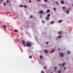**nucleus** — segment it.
I'll use <instances>...</instances> for the list:
<instances>
[{
  "label": "nucleus",
  "mask_w": 73,
  "mask_h": 73,
  "mask_svg": "<svg viewBox=\"0 0 73 73\" xmlns=\"http://www.w3.org/2000/svg\"><path fill=\"white\" fill-rule=\"evenodd\" d=\"M68 11H70V9H68Z\"/></svg>",
  "instance_id": "obj_37"
},
{
  "label": "nucleus",
  "mask_w": 73,
  "mask_h": 73,
  "mask_svg": "<svg viewBox=\"0 0 73 73\" xmlns=\"http://www.w3.org/2000/svg\"><path fill=\"white\" fill-rule=\"evenodd\" d=\"M64 3V2L62 1H61V3L63 4Z\"/></svg>",
  "instance_id": "obj_7"
},
{
  "label": "nucleus",
  "mask_w": 73,
  "mask_h": 73,
  "mask_svg": "<svg viewBox=\"0 0 73 73\" xmlns=\"http://www.w3.org/2000/svg\"><path fill=\"white\" fill-rule=\"evenodd\" d=\"M53 23H54L53 21H52L50 23L51 24H53Z\"/></svg>",
  "instance_id": "obj_14"
},
{
  "label": "nucleus",
  "mask_w": 73,
  "mask_h": 73,
  "mask_svg": "<svg viewBox=\"0 0 73 73\" xmlns=\"http://www.w3.org/2000/svg\"><path fill=\"white\" fill-rule=\"evenodd\" d=\"M24 7L25 8H27V6H24Z\"/></svg>",
  "instance_id": "obj_30"
},
{
  "label": "nucleus",
  "mask_w": 73,
  "mask_h": 73,
  "mask_svg": "<svg viewBox=\"0 0 73 73\" xmlns=\"http://www.w3.org/2000/svg\"><path fill=\"white\" fill-rule=\"evenodd\" d=\"M31 46V44L29 43L27 44V46Z\"/></svg>",
  "instance_id": "obj_3"
},
{
  "label": "nucleus",
  "mask_w": 73,
  "mask_h": 73,
  "mask_svg": "<svg viewBox=\"0 0 73 73\" xmlns=\"http://www.w3.org/2000/svg\"><path fill=\"white\" fill-rule=\"evenodd\" d=\"M56 10V8L54 7V11H55Z\"/></svg>",
  "instance_id": "obj_18"
},
{
  "label": "nucleus",
  "mask_w": 73,
  "mask_h": 73,
  "mask_svg": "<svg viewBox=\"0 0 73 73\" xmlns=\"http://www.w3.org/2000/svg\"><path fill=\"white\" fill-rule=\"evenodd\" d=\"M4 4L5 6V5H6V3H4Z\"/></svg>",
  "instance_id": "obj_26"
},
{
  "label": "nucleus",
  "mask_w": 73,
  "mask_h": 73,
  "mask_svg": "<svg viewBox=\"0 0 73 73\" xmlns=\"http://www.w3.org/2000/svg\"><path fill=\"white\" fill-rule=\"evenodd\" d=\"M50 17V14H48V15H47V17Z\"/></svg>",
  "instance_id": "obj_16"
},
{
  "label": "nucleus",
  "mask_w": 73,
  "mask_h": 73,
  "mask_svg": "<svg viewBox=\"0 0 73 73\" xmlns=\"http://www.w3.org/2000/svg\"><path fill=\"white\" fill-rule=\"evenodd\" d=\"M1 1H3V0H1Z\"/></svg>",
  "instance_id": "obj_43"
},
{
  "label": "nucleus",
  "mask_w": 73,
  "mask_h": 73,
  "mask_svg": "<svg viewBox=\"0 0 73 73\" xmlns=\"http://www.w3.org/2000/svg\"><path fill=\"white\" fill-rule=\"evenodd\" d=\"M67 53H68V54H70V52L69 51H67Z\"/></svg>",
  "instance_id": "obj_13"
},
{
  "label": "nucleus",
  "mask_w": 73,
  "mask_h": 73,
  "mask_svg": "<svg viewBox=\"0 0 73 73\" xmlns=\"http://www.w3.org/2000/svg\"><path fill=\"white\" fill-rule=\"evenodd\" d=\"M29 58H32V56H30Z\"/></svg>",
  "instance_id": "obj_21"
},
{
  "label": "nucleus",
  "mask_w": 73,
  "mask_h": 73,
  "mask_svg": "<svg viewBox=\"0 0 73 73\" xmlns=\"http://www.w3.org/2000/svg\"><path fill=\"white\" fill-rule=\"evenodd\" d=\"M22 42L23 44H24V46H26V45H25V41H24V40H23L22 41Z\"/></svg>",
  "instance_id": "obj_2"
},
{
  "label": "nucleus",
  "mask_w": 73,
  "mask_h": 73,
  "mask_svg": "<svg viewBox=\"0 0 73 73\" xmlns=\"http://www.w3.org/2000/svg\"><path fill=\"white\" fill-rule=\"evenodd\" d=\"M31 0H29V3H31Z\"/></svg>",
  "instance_id": "obj_34"
},
{
  "label": "nucleus",
  "mask_w": 73,
  "mask_h": 73,
  "mask_svg": "<svg viewBox=\"0 0 73 73\" xmlns=\"http://www.w3.org/2000/svg\"><path fill=\"white\" fill-rule=\"evenodd\" d=\"M50 12V10H48L46 11L47 13H49Z\"/></svg>",
  "instance_id": "obj_12"
},
{
  "label": "nucleus",
  "mask_w": 73,
  "mask_h": 73,
  "mask_svg": "<svg viewBox=\"0 0 73 73\" xmlns=\"http://www.w3.org/2000/svg\"><path fill=\"white\" fill-rule=\"evenodd\" d=\"M41 0H37V1H40Z\"/></svg>",
  "instance_id": "obj_39"
},
{
  "label": "nucleus",
  "mask_w": 73,
  "mask_h": 73,
  "mask_svg": "<svg viewBox=\"0 0 73 73\" xmlns=\"http://www.w3.org/2000/svg\"><path fill=\"white\" fill-rule=\"evenodd\" d=\"M7 3H9V1H7Z\"/></svg>",
  "instance_id": "obj_32"
},
{
  "label": "nucleus",
  "mask_w": 73,
  "mask_h": 73,
  "mask_svg": "<svg viewBox=\"0 0 73 73\" xmlns=\"http://www.w3.org/2000/svg\"><path fill=\"white\" fill-rule=\"evenodd\" d=\"M39 13L40 14H41V13H43V14H44V11H40Z\"/></svg>",
  "instance_id": "obj_1"
},
{
  "label": "nucleus",
  "mask_w": 73,
  "mask_h": 73,
  "mask_svg": "<svg viewBox=\"0 0 73 73\" xmlns=\"http://www.w3.org/2000/svg\"><path fill=\"white\" fill-rule=\"evenodd\" d=\"M20 6L21 7H23V5H20Z\"/></svg>",
  "instance_id": "obj_22"
},
{
  "label": "nucleus",
  "mask_w": 73,
  "mask_h": 73,
  "mask_svg": "<svg viewBox=\"0 0 73 73\" xmlns=\"http://www.w3.org/2000/svg\"><path fill=\"white\" fill-rule=\"evenodd\" d=\"M14 31L15 32H17V31L16 30H15Z\"/></svg>",
  "instance_id": "obj_19"
},
{
  "label": "nucleus",
  "mask_w": 73,
  "mask_h": 73,
  "mask_svg": "<svg viewBox=\"0 0 73 73\" xmlns=\"http://www.w3.org/2000/svg\"><path fill=\"white\" fill-rule=\"evenodd\" d=\"M40 58H41V59H42V55H40Z\"/></svg>",
  "instance_id": "obj_8"
},
{
  "label": "nucleus",
  "mask_w": 73,
  "mask_h": 73,
  "mask_svg": "<svg viewBox=\"0 0 73 73\" xmlns=\"http://www.w3.org/2000/svg\"><path fill=\"white\" fill-rule=\"evenodd\" d=\"M60 56L61 57H63V56H64V53H60Z\"/></svg>",
  "instance_id": "obj_4"
},
{
  "label": "nucleus",
  "mask_w": 73,
  "mask_h": 73,
  "mask_svg": "<svg viewBox=\"0 0 73 73\" xmlns=\"http://www.w3.org/2000/svg\"><path fill=\"white\" fill-rule=\"evenodd\" d=\"M46 66H44V69H46Z\"/></svg>",
  "instance_id": "obj_35"
},
{
  "label": "nucleus",
  "mask_w": 73,
  "mask_h": 73,
  "mask_svg": "<svg viewBox=\"0 0 73 73\" xmlns=\"http://www.w3.org/2000/svg\"><path fill=\"white\" fill-rule=\"evenodd\" d=\"M61 65V64H60L59 65V66H60Z\"/></svg>",
  "instance_id": "obj_42"
},
{
  "label": "nucleus",
  "mask_w": 73,
  "mask_h": 73,
  "mask_svg": "<svg viewBox=\"0 0 73 73\" xmlns=\"http://www.w3.org/2000/svg\"><path fill=\"white\" fill-rule=\"evenodd\" d=\"M61 32H59L58 33V34L60 35V34H61Z\"/></svg>",
  "instance_id": "obj_17"
},
{
  "label": "nucleus",
  "mask_w": 73,
  "mask_h": 73,
  "mask_svg": "<svg viewBox=\"0 0 73 73\" xmlns=\"http://www.w3.org/2000/svg\"><path fill=\"white\" fill-rule=\"evenodd\" d=\"M3 27L4 28H6V26L4 25V26H3Z\"/></svg>",
  "instance_id": "obj_23"
},
{
  "label": "nucleus",
  "mask_w": 73,
  "mask_h": 73,
  "mask_svg": "<svg viewBox=\"0 0 73 73\" xmlns=\"http://www.w3.org/2000/svg\"><path fill=\"white\" fill-rule=\"evenodd\" d=\"M58 50H60V49L58 48Z\"/></svg>",
  "instance_id": "obj_41"
},
{
  "label": "nucleus",
  "mask_w": 73,
  "mask_h": 73,
  "mask_svg": "<svg viewBox=\"0 0 73 73\" xmlns=\"http://www.w3.org/2000/svg\"><path fill=\"white\" fill-rule=\"evenodd\" d=\"M44 52H45V53H48V51H47V50H44Z\"/></svg>",
  "instance_id": "obj_5"
},
{
  "label": "nucleus",
  "mask_w": 73,
  "mask_h": 73,
  "mask_svg": "<svg viewBox=\"0 0 73 73\" xmlns=\"http://www.w3.org/2000/svg\"><path fill=\"white\" fill-rule=\"evenodd\" d=\"M62 22V20H60L58 22L59 23H60Z\"/></svg>",
  "instance_id": "obj_11"
},
{
  "label": "nucleus",
  "mask_w": 73,
  "mask_h": 73,
  "mask_svg": "<svg viewBox=\"0 0 73 73\" xmlns=\"http://www.w3.org/2000/svg\"><path fill=\"white\" fill-rule=\"evenodd\" d=\"M62 8H63V9H65V7H63Z\"/></svg>",
  "instance_id": "obj_28"
},
{
  "label": "nucleus",
  "mask_w": 73,
  "mask_h": 73,
  "mask_svg": "<svg viewBox=\"0 0 73 73\" xmlns=\"http://www.w3.org/2000/svg\"><path fill=\"white\" fill-rule=\"evenodd\" d=\"M48 1V0H44V1L45 2H46V1Z\"/></svg>",
  "instance_id": "obj_27"
},
{
  "label": "nucleus",
  "mask_w": 73,
  "mask_h": 73,
  "mask_svg": "<svg viewBox=\"0 0 73 73\" xmlns=\"http://www.w3.org/2000/svg\"><path fill=\"white\" fill-rule=\"evenodd\" d=\"M46 44H49V42H46Z\"/></svg>",
  "instance_id": "obj_36"
},
{
  "label": "nucleus",
  "mask_w": 73,
  "mask_h": 73,
  "mask_svg": "<svg viewBox=\"0 0 73 73\" xmlns=\"http://www.w3.org/2000/svg\"><path fill=\"white\" fill-rule=\"evenodd\" d=\"M42 23H45V21H42Z\"/></svg>",
  "instance_id": "obj_31"
},
{
  "label": "nucleus",
  "mask_w": 73,
  "mask_h": 73,
  "mask_svg": "<svg viewBox=\"0 0 73 73\" xmlns=\"http://www.w3.org/2000/svg\"><path fill=\"white\" fill-rule=\"evenodd\" d=\"M46 20H48L49 19V17H47L46 18Z\"/></svg>",
  "instance_id": "obj_10"
},
{
  "label": "nucleus",
  "mask_w": 73,
  "mask_h": 73,
  "mask_svg": "<svg viewBox=\"0 0 73 73\" xmlns=\"http://www.w3.org/2000/svg\"><path fill=\"white\" fill-rule=\"evenodd\" d=\"M58 73H61V71H60V70L58 71Z\"/></svg>",
  "instance_id": "obj_24"
},
{
  "label": "nucleus",
  "mask_w": 73,
  "mask_h": 73,
  "mask_svg": "<svg viewBox=\"0 0 73 73\" xmlns=\"http://www.w3.org/2000/svg\"><path fill=\"white\" fill-rule=\"evenodd\" d=\"M69 13V11H66V13Z\"/></svg>",
  "instance_id": "obj_20"
},
{
  "label": "nucleus",
  "mask_w": 73,
  "mask_h": 73,
  "mask_svg": "<svg viewBox=\"0 0 73 73\" xmlns=\"http://www.w3.org/2000/svg\"><path fill=\"white\" fill-rule=\"evenodd\" d=\"M56 4H58V2H57L56 1Z\"/></svg>",
  "instance_id": "obj_40"
},
{
  "label": "nucleus",
  "mask_w": 73,
  "mask_h": 73,
  "mask_svg": "<svg viewBox=\"0 0 73 73\" xmlns=\"http://www.w3.org/2000/svg\"><path fill=\"white\" fill-rule=\"evenodd\" d=\"M54 52V50H53L52 51H51V53H53V52Z\"/></svg>",
  "instance_id": "obj_9"
},
{
  "label": "nucleus",
  "mask_w": 73,
  "mask_h": 73,
  "mask_svg": "<svg viewBox=\"0 0 73 73\" xmlns=\"http://www.w3.org/2000/svg\"><path fill=\"white\" fill-rule=\"evenodd\" d=\"M65 63H63L62 65V66H64V65H65Z\"/></svg>",
  "instance_id": "obj_6"
},
{
  "label": "nucleus",
  "mask_w": 73,
  "mask_h": 73,
  "mask_svg": "<svg viewBox=\"0 0 73 73\" xmlns=\"http://www.w3.org/2000/svg\"><path fill=\"white\" fill-rule=\"evenodd\" d=\"M57 68L56 67H54L55 69H57Z\"/></svg>",
  "instance_id": "obj_33"
},
{
  "label": "nucleus",
  "mask_w": 73,
  "mask_h": 73,
  "mask_svg": "<svg viewBox=\"0 0 73 73\" xmlns=\"http://www.w3.org/2000/svg\"><path fill=\"white\" fill-rule=\"evenodd\" d=\"M30 18H33V16H32V15H31V16H30Z\"/></svg>",
  "instance_id": "obj_25"
},
{
  "label": "nucleus",
  "mask_w": 73,
  "mask_h": 73,
  "mask_svg": "<svg viewBox=\"0 0 73 73\" xmlns=\"http://www.w3.org/2000/svg\"><path fill=\"white\" fill-rule=\"evenodd\" d=\"M62 37V36L61 35L59 36L58 38H61V37Z\"/></svg>",
  "instance_id": "obj_15"
},
{
  "label": "nucleus",
  "mask_w": 73,
  "mask_h": 73,
  "mask_svg": "<svg viewBox=\"0 0 73 73\" xmlns=\"http://www.w3.org/2000/svg\"><path fill=\"white\" fill-rule=\"evenodd\" d=\"M65 69H66V68L65 67H64V70H65Z\"/></svg>",
  "instance_id": "obj_38"
},
{
  "label": "nucleus",
  "mask_w": 73,
  "mask_h": 73,
  "mask_svg": "<svg viewBox=\"0 0 73 73\" xmlns=\"http://www.w3.org/2000/svg\"><path fill=\"white\" fill-rule=\"evenodd\" d=\"M41 73H44V71H41Z\"/></svg>",
  "instance_id": "obj_29"
}]
</instances>
